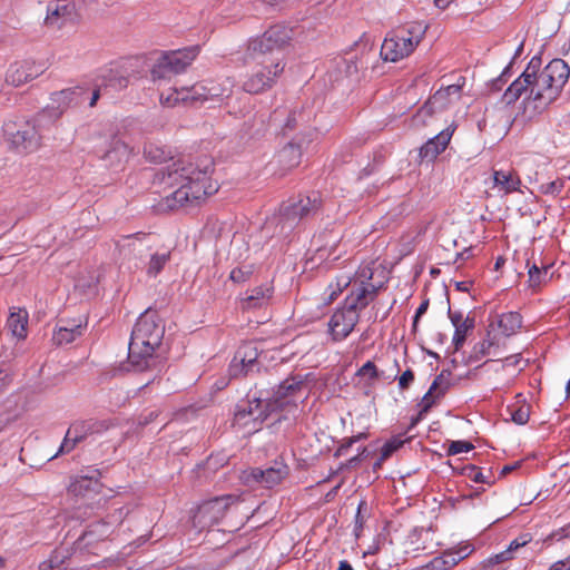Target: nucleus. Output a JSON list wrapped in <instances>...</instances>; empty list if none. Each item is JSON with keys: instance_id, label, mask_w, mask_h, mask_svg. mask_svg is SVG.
<instances>
[{"instance_id": "nucleus-1", "label": "nucleus", "mask_w": 570, "mask_h": 570, "mask_svg": "<svg viewBox=\"0 0 570 570\" xmlns=\"http://www.w3.org/2000/svg\"><path fill=\"white\" fill-rule=\"evenodd\" d=\"M214 171V161L203 156L197 161L185 164L178 160L161 168L155 175V181L176 190L164 198L166 208L174 210L188 205H198L200 200L218 190V185L210 175Z\"/></svg>"}, {"instance_id": "nucleus-2", "label": "nucleus", "mask_w": 570, "mask_h": 570, "mask_svg": "<svg viewBox=\"0 0 570 570\" xmlns=\"http://www.w3.org/2000/svg\"><path fill=\"white\" fill-rule=\"evenodd\" d=\"M165 325L156 311L146 309L138 317L129 341L128 364L135 372H154L151 383L163 371L166 357L161 353Z\"/></svg>"}, {"instance_id": "nucleus-3", "label": "nucleus", "mask_w": 570, "mask_h": 570, "mask_svg": "<svg viewBox=\"0 0 570 570\" xmlns=\"http://www.w3.org/2000/svg\"><path fill=\"white\" fill-rule=\"evenodd\" d=\"M323 207V199L318 191L299 194L288 198L281 205L278 225L281 232L291 233L301 222L317 216Z\"/></svg>"}, {"instance_id": "nucleus-4", "label": "nucleus", "mask_w": 570, "mask_h": 570, "mask_svg": "<svg viewBox=\"0 0 570 570\" xmlns=\"http://www.w3.org/2000/svg\"><path fill=\"white\" fill-rule=\"evenodd\" d=\"M43 116L30 120L23 117H14L4 121L2 126L6 141L18 153H33L41 146V134L37 122Z\"/></svg>"}, {"instance_id": "nucleus-5", "label": "nucleus", "mask_w": 570, "mask_h": 570, "mask_svg": "<svg viewBox=\"0 0 570 570\" xmlns=\"http://www.w3.org/2000/svg\"><path fill=\"white\" fill-rule=\"evenodd\" d=\"M292 38V30L284 26H273L261 37L252 39L247 47L248 57L257 63H271L277 58L281 63V53Z\"/></svg>"}, {"instance_id": "nucleus-6", "label": "nucleus", "mask_w": 570, "mask_h": 570, "mask_svg": "<svg viewBox=\"0 0 570 570\" xmlns=\"http://www.w3.org/2000/svg\"><path fill=\"white\" fill-rule=\"evenodd\" d=\"M426 27L420 23L399 29L392 37L385 38L381 47V57L389 61H399L407 57L420 43Z\"/></svg>"}, {"instance_id": "nucleus-7", "label": "nucleus", "mask_w": 570, "mask_h": 570, "mask_svg": "<svg viewBox=\"0 0 570 570\" xmlns=\"http://www.w3.org/2000/svg\"><path fill=\"white\" fill-rule=\"evenodd\" d=\"M198 52V46L163 52L150 70L151 78L154 80L169 79L173 76L185 71L186 68L196 59Z\"/></svg>"}, {"instance_id": "nucleus-8", "label": "nucleus", "mask_w": 570, "mask_h": 570, "mask_svg": "<svg viewBox=\"0 0 570 570\" xmlns=\"http://www.w3.org/2000/svg\"><path fill=\"white\" fill-rule=\"evenodd\" d=\"M541 57L534 56L529 61L525 70L531 75V85L529 87V95L527 99L532 101L534 112H543L552 102H554L553 96L548 94L549 88L541 83V75L539 72L541 68Z\"/></svg>"}, {"instance_id": "nucleus-9", "label": "nucleus", "mask_w": 570, "mask_h": 570, "mask_svg": "<svg viewBox=\"0 0 570 570\" xmlns=\"http://www.w3.org/2000/svg\"><path fill=\"white\" fill-rule=\"evenodd\" d=\"M232 502V495H223L202 503L194 514V525L205 529L217 524L226 514Z\"/></svg>"}, {"instance_id": "nucleus-10", "label": "nucleus", "mask_w": 570, "mask_h": 570, "mask_svg": "<svg viewBox=\"0 0 570 570\" xmlns=\"http://www.w3.org/2000/svg\"><path fill=\"white\" fill-rule=\"evenodd\" d=\"M289 473V468L283 461H275L266 469L250 468L243 472V481L246 484H261L265 488H273L279 484Z\"/></svg>"}, {"instance_id": "nucleus-11", "label": "nucleus", "mask_w": 570, "mask_h": 570, "mask_svg": "<svg viewBox=\"0 0 570 570\" xmlns=\"http://www.w3.org/2000/svg\"><path fill=\"white\" fill-rule=\"evenodd\" d=\"M539 72L541 83L549 88L548 94L552 95L556 101L569 80L570 67L562 59H553L543 69L540 68Z\"/></svg>"}, {"instance_id": "nucleus-12", "label": "nucleus", "mask_w": 570, "mask_h": 570, "mask_svg": "<svg viewBox=\"0 0 570 570\" xmlns=\"http://www.w3.org/2000/svg\"><path fill=\"white\" fill-rule=\"evenodd\" d=\"M304 377L302 375H292L284 380L274 391L273 396L268 399V409L272 411H283L288 405H296L294 397L302 390Z\"/></svg>"}, {"instance_id": "nucleus-13", "label": "nucleus", "mask_w": 570, "mask_h": 570, "mask_svg": "<svg viewBox=\"0 0 570 570\" xmlns=\"http://www.w3.org/2000/svg\"><path fill=\"white\" fill-rule=\"evenodd\" d=\"M262 69L255 71L243 85L248 94H259L271 88L275 78L284 70V65L279 66L278 59H271V63H261Z\"/></svg>"}, {"instance_id": "nucleus-14", "label": "nucleus", "mask_w": 570, "mask_h": 570, "mask_svg": "<svg viewBox=\"0 0 570 570\" xmlns=\"http://www.w3.org/2000/svg\"><path fill=\"white\" fill-rule=\"evenodd\" d=\"M360 321V314L350 309L343 304L331 316L328 322V331L334 342L345 340L354 330Z\"/></svg>"}, {"instance_id": "nucleus-15", "label": "nucleus", "mask_w": 570, "mask_h": 570, "mask_svg": "<svg viewBox=\"0 0 570 570\" xmlns=\"http://www.w3.org/2000/svg\"><path fill=\"white\" fill-rule=\"evenodd\" d=\"M206 86L194 85L191 87H181L180 89H174L169 94H160V104L166 107H174L178 104L186 105H198L206 101Z\"/></svg>"}, {"instance_id": "nucleus-16", "label": "nucleus", "mask_w": 570, "mask_h": 570, "mask_svg": "<svg viewBox=\"0 0 570 570\" xmlns=\"http://www.w3.org/2000/svg\"><path fill=\"white\" fill-rule=\"evenodd\" d=\"M87 90L83 87L67 88L53 92L51 99L57 104V107H51L42 110L40 116H55L60 117L70 106H77L83 102Z\"/></svg>"}, {"instance_id": "nucleus-17", "label": "nucleus", "mask_w": 570, "mask_h": 570, "mask_svg": "<svg viewBox=\"0 0 570 570\" xmlns=\"http://www.w3.org/2000/svg\"><path fill=\"white\" fill-rule=\"evenodd\" d=\"M99 470H91L87 474L77 475L68 487L69 493L75 497L91 498L100 493L102 483Z\"/></svg>"}, {"instance_id": "nucleus-18", "label": "nucleus", "mask_w": 570, "mask_h": 570, "mask_svg": "<svg viewBox=\"0 0 570 570\" xmlns=\"http://www.w3.org/2000/svg\"><path fill=\"white\" fill-rule=\"evenodd\" d=\"M43 72L42 65H36L33 61L23 60L12 63L7 73L6 81L14 87H19Z\"/></svg>"}, {"instance_id": "nucleus-19", "label": "nucleus", "mask_w": 570, "mask_h": 570, "mask_svg": "<svg viewBox=\"0 0 570 570\" xmlns=\"http://www.w3.org/2000/svg\"><path fill=\"white\" fill-rule=\"evenodd\" d=\"M311 139L292 137L291 140L278 151L277 161L283 170H291L297 167L302 160L303 148Z\"/></svg>"}, {"instance_id": "nucleus-20", "label": "nucleus", "mask_w": 570, "mask_h": 570, "mask_svg": "<svg viewBox=\"0 0 570 570\" xmlns=\"http://www.w3.org/2000/svg\"><path fill=\"white\" fill-rule=\"evenodd\" d=\"M311 114V110L307 111L304 108L289 110L282 127L283 136L288 137L292 132L297 131L294 137L311 139L306 130L309 128Z\"/></svg>"}, {"instance_id": "nucleus-21", "label": "nucleus", "mask_w": 570, "mask_h": 570, "mask_svg": "<svg viewBox=\"0 0 570 570\" xmlns=\"http://www.w3.org/2000/svg\"><path fill=\"white\" fill-rule=\"evenodd\" d=\"M129 147L117 136H112L108 148L100 156L105 166L118 170L129 157Z\"/></svg>"}, {"instance_id": "nucleus-22", "label": "nucleus", "mask_w": 570, "mask_h": 570, "mask_svg": "<svg viewBox=\"0 0 570 570\" xmlns=\"http://www.w3.org/2000/svg\"><path fill=\"white\" fill-rule=\"evenodd\" d=\"M453 130L446 128L440 131L434 137L430 138L419 150V157L421 160H434L442 151L448 147Z\"/></svg>"}, {"instance_id": "nucleus-23", "label": "nucleus", "mask_w": 570, "mask_h": 570, "mask_svg": "<svg viewBox=\"0 0 570 570\" xmlns=\"http://www.w3.org/2000/svg\"><path fill=\"white\" fill-rule=\"evenodd\" d=\"M75 14V6L72 3L57 2L49 4L45 23L48 27L61 29L68 22H71Z\"/></svg>"}, {"instance_id": "nucleus-24", "label": "nucleus", "mask_w": 570, "mask_h": 570, "mask_svg": "<svg viewBox=\"0 0 570 570\" xmlns=\"http://www.w3.org/2000/svg\"><path fill=\"white\" fill-rule=\"evenodd\" d=\"M468 556L469 552H465V549H461L459 551H445L441 556L434 557L430 562L416 570H450Z\"/></svg>"}, {"instance_id": "nucleus-25", "label": "nucleus", "mask_w": 570, "mask_h": 570, "mask_svg": "<svg viewBox=\"0 0 570 570\" xmlns=\"http://www.w3.org/2000/svg\"><path fill=\"white\" fill-rule=\"evenodd\" d=\"M493 186L505 195L520 191L521 178L514 169H499L492 173Z\"/></svg>"}, {"instance_id": "nucleus-26", "label": "nucleus", "mask_w": 570, "mask_h": 570, "mask_svg": "<svg viewBox=\"0 0 570 570\" xmlns=\"http://www.w3.org/2000/svg\"><path fill=\"white\" fill-rule=\"evenodd\" d=\"M111 422L109 420H96L89 419L80 422H75L70 425L71 432L81 439V441L86 440L89 435L100 434L107 431L111 426Z\"/></svg>"}, {"instance_id": "nucleus-27", "label": "nucleus", "mask_w": 570, "mask_h": 570, "mask_svg": "<svg viewBox=\"0 0 570 570\" xmlns=\"http://www.w3.org/2000/svg\"><path fill=\"white\" fill-rule=\"evenodd\" d=\"M531 75L532 73H529L524 69L523 72L507 88L502 97V100L507 105H513L521 98L523 94L529 92Z\"/></svg>"}, {"instance_id": "nucleus-28", "label": "nucleus", "mask_w": 570, "mask_h": 570, "mask_svg": "<svg viewBox=\"0 0 570 570\" xmlns=\"http://www.w3.org/2000/svg\"><path fill=\"white\" fill-rule=\"evenodd\" d=\"M109 523L100 520L88 525V529L82 532L79 537V542H85L83 546L87 547L91 544L94 541L102 540L108 535Z\"/></svg>"}, {"instance_id": "nucleus-29", "label": "nucleus", "mask_w": 570, "mask_h": 570, "mask_svg": "<svg viewBox=\"0 0 570 570\" xmlns=\"http://www.w3.org/2000/svg\"><path fill=\"white\" fill-rule=\"evenodd\" d=\"M27 324H28V313L26 311L19 309L18 312H12L7 321V326L11 331L12 335L22 340L27 336Z\"/></svg>"}, {"instance_id": "nucleus-30", "label": "nucleus", "mask_w": 570, "mask_h": 570, "mask_svg": "<svg viewBox=\"0 0 570 570\" xmlns=\"http://www.w3.org/2000/svg\"><path fill=\"white\" fill-rule=\"evenodd\" d=\"M498 326L504 336L515 334L522 326V317L518 312H508L499 316Z\"/></svg>"}, {"instance_id": "nucleus-31", "label": "nucleus", "mask_w": 570, "mask_h": 570, "mask_svg": "<svg viewBox=\"0 0 570 570\" xmlns=\"http://www.w3.org/2000/svg\"><path fill=\"white\" fill-rule=\"evenodd\" d=\"M234 356L236 357V361L245 363V365L248 366L249 370H255L256 367V371H258V351L254 343L249 342L240 345L235 352Z\"/></svg>"}, {"instance_id": "nucleus-32", "label": "nucleus", "mask_w": 570, "mask_h": 570, "mask_svg": "<svg viewBox=\"0 0 570 570\" xmlns=\"http://www.w3.org/2000/svg\"><path fill=\"white\" fill-rule=\"evenodd\" d=\"M370 303L371 297L367 296L365 288L360 285L352 289L343 304L360 314V311L365 308Z\"/></svg>"}, {"instance_id": "nucleus-33", "label": "nucleus", "mask_w": 570, "mask_h": 570, "mask_svg": "<svg viewBox=\"0 0 570 570\" xmlns=\"http://www.w3.org/2000/svg\"><path fill=\"white\" fill-rule=\"evenodd\" d=\"M475 327V317L468 315L463 323L456 326L452 338L454 351L458 352L462 348L466 341L468 333Z\"/></svg>"}, {"instance_id": "nucleus-34", "label": "nucleus", "mask_w": 570, "mask_h": 570, "mask_svg": "<svg viewBox=\"0 0 570 570\" xmlns=\"http://www.w3.org/2000/svg\"><path fill=\"white\" fill-rule=\"evenodd\" d=\"M254 400L239 402L234 412V423L243 426L249 424V419L254 415Z\"/></svg>"}, {"instance_id": "nucleus-35", "label": "nucleus", "mask_w": 570, "mask_h": 570, "mask_svg": "<svg viewBox=\"0 0 570 570\" xmlns=\"http://www.w3.org/2000/svg\"><path fill=\"white\" fill-rule=\"evenodd\" d=\"M254 415H252L253 429L257 431L261 425L274 413L268 409V400L263 402L261 399H254Z\"/></svg>"}, {"instance_id": "nucleus-36", "label": "nucleus", "mask_w": 570, "mask_h": 570, "mask_svg": "<svg viewBox=\"0 0 570 570\" xmlns=\"http://www.w3.org/2000/svg\"><path fill=\"white\" fill-rule=\"evenodd\" d=\"M144 156L151 163L160 164L170 158V151L155 142H147L144 146Z\"/></svg>"}, {"instance_id": "nucleus-37", "label": "nucleus", "mask_w": 570, "mask_h": 570, "mask_svg": "<svg viewBox=\"0 0 570 570\" xmlns=\"http://www.w3.org/2000/svg\"><path fill=\"white\" fill-rule=\"evenodd\" d=\"M170 256L171 253L169 250L161 254H153L146 268L147 275L150 277H156L164 269L165 265L170 261Z\"/></svg>"}, {"instance_id": "nucleus-38", "label": "nucleus", "mask_w": 570, "mask_h": 570, "mask_svg": "<svg viewBox=\"0 0 570 570\" xmlns=\"http://www.w3.org/2000/svg\"><path fill=\"white\" fill-rule=\"evenodd\" d=\"M269 289L263 287H255L250 291V294L243 299L244 308H257L261 307L269 297Z\"/></svg>"}, {"instance_id": "nucleus-39", "label": "nucleus", "mask_w": 570, "mask_h": 570, "mask_svg": "<svg viewBox=\"0 0 570 570\" xmlns=\"http://www.w3.org/2000/svg\"><path fill=\"white\" fill-rule=\"evenodd\" d=\"M81 334V327L80 325H75L73 327H65L60 326L55 333H53V342L58 345L68 344L76 340L78 335Z\"/></svg>"}, {"instance_id": "nucleus-40", "label": "nucleus", "mask_w": 570, "mask_h": 570, "mask_svg": "<svg viewBox=\"0 0 570 570\" xmlns=\"http://www.w3.org/2000/svg\"><path fill=\"white\" fill-rule=\"evenodd\" d=\"M451 370H442V372L435 376L430 386L431 390L435 391V397H443L446 394V392L451 387Z\"/></svg>"}, {"instance_id": "nucleus-41", "label": "nucleus", "mask_w": 570, "mask_h": 570, "mask_svg": "<svg viewBox=\"0 0 570 570\" xmlns=\"http://www.w3.org/2000/svg\"><path fill=\"white\" fill-rule=\"evenodd\" d=\"M462 474L476 483L492 484L494 482V480L492 479L491 469L488 470V474H484L480 468L473 464H468L463 466Z\"/></svg>"}, {"instance_id": "nucleus-42", "label": "nucleus", "mask_w": 570, "mask_h": 570, "mask_svg": "<svg viewBox=\"0 0 570 570\" xmlns=\"http://www.w3.org/2000/svg\"><path fill=\"white\" fill-rule=\"evenodd\" d=\"M530 407L531 406L529 404H521L519 406L512 405L508 406L507 412L510 414V417L514 423L523 425L529 421Z\"/></svg>"}, {"instance_id": "nucleus-43", "label": "nucleus", "mask_w": 570, "mask_h": 570, "mask_svg": "<svg viewBox=\"0 0 570 570\" xmlns=\"http://www.w3.org/2000/svg\"><path fill=\"white\" fill-rule=\"evenodd\" d=\"M528 266V275H529V285L530 287H537L543 282H546V276L548 274V267L544 266L540 268L537 264L530 265L529 262L527 263Z\"/></svg>"}, {"instance_id": "nucleus-44", "label": "nucleus", "mask_w": 570, "mask_h": 570, "mask_svg": "<svg viewBox=\"0 0 570 570\" xmlns=\"http://www.w3.org/2000/svg\"><path fill=\"white\" fill-rule=\"evenodd\" d=\"M405 440L396 435L387 440L381 449V461L387 460L395 451L403 446Z\"/></svg>"}, {"instance_id": "nucleus-45", "label": "nucleus", "mask_w": 570, "mask_h": 570, "mask_svg": "<svg viewBox=\"0 0 570 570\" xmlns=\"http://www.w3.org/2000/svg\"><path fill=\"white\" fill-rule=\"evenodd\" d=\"M80 442H82L81 439L76 436L71 432V428L69 426V429L67 430L66 435L63 438V441L60 444V448L53 458H56L59 454L70 453L77 446V444H79Z\"/></svg>"}, {"instance_id": "nucleus-46", "label": "nucleus", "mask_w": 570, "mask_h": 570, "mask_svg": "<svg viewBox=\"0 0 570 570\" xmlns=\"http://www.w3.org/2000/svg\"><path fill=\"white\" fill-rule=\"evenodd\" d=\"M66 559L67 557L63 552L56 550L47 561L39 566V570H61Z\"/></svg>"}, {"instance_id": "nucleus-47", "label": "nucleus", "mask_w": 570, "mask_h": 570, "mask_svg": "<svg viewBox=\"0 0 570 570\" xmlns=\"http://www.w3.org/2000/svg\"><path fill=\"white\" fill-rule=\"evenodd\" d=\"M492 345L493 343L488 340H483L482 342L476 343L469 356V362L480 361L482 357L489 354L490 347Z\"/></svg>"}, {"instance_id": "nucleus-48", "label": "nucleus", "mask_w": 570, "mask_h": 570, "mask_svg": "<svg viewBox=\"0 0 570 570\" xmlns=\"http://www.w3.org/2000/svg\"><path fill=\"white\" fill-rule=\"evenodd\" d=\"M434 112L433 109V102L429 100L425 102L414 115L413 122L416 126H425L426 125V118L431 117Z\"/></svg>"}, {"instance_id": "nucleus-49", "label": "nucleus", "mask_w": 570, "mask_h": 570, "mask_svg": "<svg viewBox=\"0 0 570 570\" xmlns=\"http://www.w3.org/2000/svg\"><path fill=\"white\" fill-rule=\"evenodd\" d=\"M266 112L256 111L253 114L252 117L248 118V121H246V124L249 125V129L255 130V134H259L264 131L266 128Z\"/></svg>"}, {"instance_id": "nucleus-50", "label": "nucleus", "mask_w": 570, "mask_h": 570, "mask_svg": "<svg viewBox=\"0 0 570 570\" xmlns=\"http://www.w3.org/2000/svg\"><path fill=\"white\" fill-rule=\"evenodd\" d=\"M563 187H564V181L562 179H556V180H552L549 183L541 184L539 186V191L541 194L556 197L561 193Z\"/></svg>"}, {"instance_id": "nucleus-51", "label": "nucleus", "mask_w": 570, "mask_h": 570, "mask_svg": "<svg viewBox=\"0 0 570 570\" xmlns=\"http://www.w3.org/2000/svg\"><path fill=\"white\" fill-rule=\"evenodd\" d=\"M252 274H253L252 266L236 267L230 272L229 278L234 283L240 284V283H245L246 281H248L249 277L252 276Z\"/></svg>"}, {"instance_id": "nucleus-52", "label": "nucleus", "mask_w": 570, "mask_h": 570, "mask_svg": "<svg viewBox=\"0 0 570 570\" xmlns=\"http://www.w3.org/2000/svg\"><path fill=\"white\" fill-rule=\"evenodd\" d=\"M250 372H254V370H249V367L246 366L245 363L236 361L235 356L233 357L228 367V373L232 377L246 376Z\"/></svg>"}, {"instance_id": "nucleus-53", "label": "nucleus", "mask_w": 570, "mask_h": 570, "mask_svg": "<svg viewBox=\"0 0 570 570\" xmlns=\"http://www.w3.org/2000/svg\"><path fill=\"white\" fill-rule=\"evenodd\" d=\"M473 449L474 445L469 441H452L448 448V455H456Z\"/></svg>"}, {"instance_id": "nucleus-54", "label": "nucleus", "mask_w": 570, "mask_h": 570, "mask_svg": "<svg viewBox=\"0 0 570 570\" xmlns=\"http://www.w3.org/2000/svg\"><path fill=\"white\" fill-rule=\"evenodd\" d=\"M18 419V414L8 407L0 406V432Z\"/></svg>"}, {"instance_id": "nucleus-55", "label": "nucleus", "mask_w": 570, "mask_h": 570, "mask_svg": "<svg viewBox=\"0 0 570 570\" xmlns=\"http://www.w3.org/2000/svg\"><path fill=\"white\" fill-rule=\"evenodd\" d=\"M512 559V556L510 554V551L507 549L500 553L494 554L493 557H490L483 562V569L491 568L495 564H499L501 562L508 561Z\"/></svg>"}, {"instance_id": "nucleus-56", "label": "nucleus", "mask_w": 570, "mask_h": 570, "mask_svg": "<svg viewBox=\"0 0 570 570\" xmlns=\"http://www.w3.org/2000/svg\"><path fill=\"white\" fill-rule=\"evenodd\" d=\"M531 541H532V535L530 533H522L518 538H515L514 540H512L510 542L507 550L510 551V554L512 556V553L515 550L524 547L525 544H528Z\"/></svg>"}, {"instance_id": "nucleus-57", "label": "nucleus", "mask_w": 570, "mask_h": 570, "mask_svg": "<svg viewBox=\"0 0 570 570\" xmlns=\"http://www.w3.org/2000/svg\"><path fill=\"white\" fill-rule=\"evenodd\" d=\"M358 376H368L371 381L379 377L376 365L372 361H367L356 373Z\"/></svg>"}, {"instance_id": "nucleus-58", "label": "nucleus", "mask_w": 570, "mask_h": 570, "mask_svg": "<svg viewBox=\"0 0 570 570\" xmlns=\"http://www.w3.org/2000/svg\"><path fill=\"white\" fill-rule=\"evenodd\" d=\"M439 399L440 397H435V391L431 390L430 387L429 391L422 397V402L420 404V410H422V413H428L435 404V401Z\"/></svg>"}, {"instance_id": "nucleus-59", "label": "nucleus", "mask_w": 570, "mask_h": 570, "mask_svg": "<svg viewBox=\"0 0 570 570\" xmlns=\"http://www.w3.org/2000/svg\"><path fill=\"white\" fill-rule=\"evenodd\" d=\"M414 381V372L411 368L404 371L399 377V387L401 390H406Z\"/></svg>"}, {"instance_id": "nucleus-60", "label": "nucleus", "mask_w": 570, "mask_h": 570, "mask_svg": "<svg viewBox=\"0 0 570 570\" xmlns=\"http://www.w3.org/2000/svg\"><path fill=\"white\" fill-rule=\"evenodd\" d=\"M160 414V411L159 410H151L147 413H144L139 416L138 419V424L140 426H146L148 424H150L151 422H154Z\"/></svg>"}, {"instance_id": "nucleus-61", "label": "nucleus", "mask_w": 570, "mask_h": 570, "mask_svg": "<svg viewBox=\"0 0 570 570\" xmlns=\"http://www.w3.org/2000/svg\"><path fill=\"white\" fill-rule=\"evenodd\" d=\"M227 91H228L227 89L217 88L215 86L206 87V92H207L206 101L214 100L215 98H220L224 96L228 97V94H226Z\"/></svg>"}, {"instance_id": "nucleus-62", "label": "nucleus", "mask_w": 570, "mask_h": 570, "mask_svg": "<svg viewBox=\"0 0 570 570\" xmlns=\"http://www.w3.org/2000/svg\"><path fill=\"white\" fill-rule=\"evenodd\" d=\"M428 307H429V299H424L417 307L415 315L413 317V324H412L413 332H416L419 321H420L421 316L428 311Z\"/></svg>"}, {"instance_id": "nucleus-63", "label": "nucleus", "mask_w": 570, "mask_h": 570, "mask_svg": "<svg viewBox=\"0 0 570 570\" xmlns=\"http://www.w3.org/2000/svg\"><path fill=\"white\" fill-rule=\"evenodd\" d=\"M448 316H449L452 325L454 326V330L456 328V326L462 324L464 321L463 314L461 312L452 311L451 307H449V309H448Z\"/></svg>"}, {"instance_id": "nucleus-64", "label": "nucleus", "mask_w": 570, "mask_h": 570, "mask_svg": "<svg viewBox=\"0 0 570 570\" xmlns=\"http://www.w3.org/2000/svg\"><path fill=\"white\" fill-rule=\"evenodd\" d=\"M549 570H570V556L566 560L553 563Z\"/></svg>"}]
</instances>
